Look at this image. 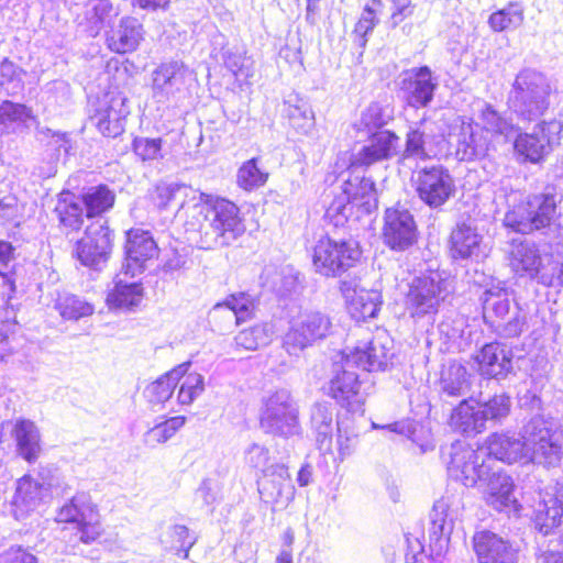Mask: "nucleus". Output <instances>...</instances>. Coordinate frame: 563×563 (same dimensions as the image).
Returning <instances> with one entry per match:
<instances>
[{"mask_svg": "<svg viewBox=\"0 0 563 563\" xmlns=\"http://www.w3.org/2000/svg\"><path fill=\"white\" fill-rule=\"evenodd\" d=\"M119 14L120 8L114 7L111 0H92L90 9L86 12L89 34L97 36L101 30L111 29Z\"/></svg>", "mask_w": 563, "mask_h": 563, "instance_id": "nucleus-46", "label": "nucleus"}, {"mask_svg": "<svg viewBox=\"0 0 563 563\" xmlns=\"http://www.w3.org/2000/svg\"><path fill=\"white\" fill-rule=\"evenodd\" d=\"M472 375L457 362L450 363L441 372L439 390L441 396L457 398L466 396L472 386Z\"/></svg>", "mask_w": 563, "mask_h": 563, "instance_id": "nucleus-39", "label": "nucleus"}, {"mask_svg": "<svg viewBox=\"0 0 563 563\" xmlns=\"http://www.w3.org/2000/svg\"><path fill=\"white\" fill-rule=\"evenodd\" d=\"M290 125L300 134H309L314 126V114L307 102L299 101L296 104L287 103L285 110Z\"/></svg>", "mask_w": 563, "mask_h": 563, "instance_id": "nucleus-53", "label": "nucleus"}, {"mask_svg": "<svg viewBox=\"0 0 563 563\" xmlns=\"http://www.w3.org/2000/svg\"><path fill=\"white\" fill-rule=\"evenodd\" d=\"M400 139L389 130L371 133L367 143L352 155L351 167H367L387 161L398 154Z\"/></svg>", "mask_w": 563, "mask_h": 563, "instance_id": "nucleus-23", "label": "nucleus"}, {"mask_svg": "<svg viewBox=\"0 0 563 563\" xmlns=\"http://www.w3.org/2000/svg\"><path fill=\"white\" fill-rule=\"evenodd\" d=\"M195 209L203 216L200 230L206 249L229 246L245 231L239 207L228 199L202 194Z\"/></svg>", "mask_w": 563, "mask_h": 563, "instance_id": "nucleus-1", "label": "nucleus"}, {"mask_svg": "<svg viewBox=\"0 0 563 563\" xmlns=\"http://www.w3.org/2000/svg\"><path fill=\"white\" fill-rule=\"evenodd\" d=\"M407 287L405 306L412 318L434 314L450 292L449 280L439 271L413 277Z\"/></svg>", "mask_w": 563, "mask_h": 563, "instance_id": "nucleus-8", "label": "nucleus"}, {"mask_svg": "<svg viewBox=\"0 0 563 563\" xmlns=\"http://www.w3.org/2000/svg\"><path fill=\"white\" fill-rule=\"evenodd\" d=\"M55 307L59 314L67 320H79L91 316L95 311L91 303L73 294L59 295Z\"/></svg>", "mask_w": 563, "mask_h": 563, "instance_id": "nucleus-50", "label": "nucleus"}, {"mask_svg": "<svg viewBox=\"0 0 563 563\" xmlns=\"http://www.w3.org/2000/svg\"><path fill=\"white\" fill-rule=\"evenodd\" d=\"M131 274L125 271L118 274L113 280V287L107 296V303L112 309H131L141 303L144 292L142 284L131 282Z\"/></svg>", "mask_w": 563, "mask_h": 563, "instance_id": "nucleus-34", "label": "nucleus"}, {"mask_svg": "<svg viewBox=\"0 0 563 563\" xmlns=\"http://www.w3.org/2000/svg\"><path fill=\"white\" fill-rule=\"evenodd\" d=\"M34 120L32 110L25 104L9 100L0 104V134L21 133Z\"/></svg>", "mask_w": 563, "mask_h": 563, "instance_id": "nucleus-40", "label": "nucleus"}, {"mask_svg": "<svg viewBox=\"0 0 563 563\" xmlns=\"http://www.w3.org/2000/svg\"><path fill=\"white\" fill-rule=\"evenodd\" d=\"M472 398L463 399L451 415V426L465 435H472L482 432L486 423L484 416L477 407L471 405Z\"/></svg>", "mask_w": 563, "mask_h": 563, "instance_id": "nucleus-43", "label": "nucleus"}, {"mask_svg": "<svg viewBox=\"0 0 563 563\" xmlns=\"http://www.w3.org/2000/svg\"><path fill=\"white\" fill-rule=\"evenodd\" d=\"M330 317L319 310L302 309L289 322L283 339V346L289 355L298 356L306 349L330 335Z\"/></svg>", "mask_w": 563, "mask_h": 563, "instance_id": "nucleus-7", "label": "nucleus"}, {"mask_svg": "<svg viewBox=\"0 0 563 563\" xmlns=\"http://www.w3.org/2000/svg\"><path fill=\"white\" fill-rule=\"evenodd\" d=\"M179 386L177 400L180 405H190L205 390V378L199 373H185Z\"/></svg>", "mask_w": 563, "mask_h": 563, "instance_id": "nucleus-55", "label": "nucleus"}, {"mask_svg": "<svg viewBox=\"0 0 563 563\" xmlns=\"http://www.w3.org/2000/svg\"><path fill=\"white\" fill-rule=\"evenodd\" d=\"M382 5L379 0H372L371 4H365L362 15L357 21L354 33L360 36V46L366 45V35L371 33L378 23L376 16L377 8Z\"/></svg>", "mask_w": 563, "mask_h": 563, "instance_id": "nucleus-60", "label": "nucleus"}, {"mask_svg": "<svg viewBox=\"0 0 563 563\" xmlns=\"http://www.w3.org/2000/svg\"><path fill=\"white\" fill-rule=\"evenodd\" d=\"M260 426L267 434L288 439L301 431L299 407L287 389H278L263 400Z\"/></svg>", "mask_w": 563, "mask_h": 563, "instance_id": "nucleus-6", "label": "nucleus"}, {"mask_svg": "<svg viewBox=\"0 0 563 563\" xmlns=\"http://www.w3.org/2000/svg\"><path fill=\"white\" fill-rule=\"evenodd\" d=\"M526 463L556 467L563 457V430L553 419L532 417L522 428Z\"/></svg>", "mask_w": 563, "mask_h": 563, "instance_id": "nucleus-3", "label": "nucleus"}, {"mask_svg": "<svg viewBox=\"0 0 563 563\" xmlns=\"http://www.w3.org/2000/svg\"><path fill=\"white\" fill-rule=\"evenodd\" d=\"M451 135L455 137L456 156L461 161L482 158L489 151L490 137L471 118H457Z\"/></svg>", "mask_w": 563, "mask_h": 563, "instance_id": "nucleus-19", "label": "nucleus"}, {"mask_svg": "<svg viewBox=\"0 0 563 563\" xmlns=\"http://www.w3.org/2000/svg\"><path fill=\"white\" fill-rule=\"evenodd\" d=\"M563 486L556 484L541 490L533 506L532 520L543 536L550 534L562 522Z\"/></svg>", "mask_w": 563, "mask_h": 563, "instance_id": "nucleus-22", "label": "nucleus"}, {"mask_svg": "<svg viewBox=\"0 0 563 563\" xmlns=\"http://www.w3.org/2000/svg\"><path fill=\"white\" fill-rule=\"evenodd\" d=\"M194 80V73L184 63H163L152 74L153 97L157 102L178 103L189 96Z\"/></svg>", "mask_w": 563, "mask_h": 563, "instance_id": "nucleus-14", "label": "nucleus"}, {"mask_svg": "<svg viewBox=\"0 0 563 563\" xmlns=\"http://www.w3.org/2000/svg\"><path fill=\"white\" fill-rule=\"evenodd\" d=\"M267 180V174L257 166V161L252 158L245 162L238 170L236 183L239 187L251 191L263 186Z\"/></svg>", "mask_w": 563, "mask_h": 563, "instance_id": "nucleus-57", "label": "nucleus"}, {"mask_svg": "<svg viewBox=\"0 0 563 563\" xmlns=\"http://www.w3.org/2000/svg\"><path fill=\"white\" fill-rule=\"evenodd\" d=\"M478 119L481 128L486 135L501 136L504 140L510 141L520 128L512 122L511 118H507L498 112L492 104L485 103L482 108Z\"/></svg>", "mask_w": 563, "mask_h": 563, "instance_id": "nucleus-41", "label": "nucleus"}, {"mask_svg": "<svg viewBox=\"0 0 563 563\" xmlns=\"http://www.w3.org/2000/svg\"><path fill=\"white\" fill-rule=\"evenodd\" d=\"M258 492L265 503L287 505L291 501L295 487L291 484L288 468L284 464H274L267 467L263 478L258 482Z\"/></svg>", "mask_w": 563, "mask_h": 563, "instance_id": "nucleus-25", "label": "nucleus"}, {"mask_svg": "<svg viewBox=\"0 0 563 563\" xmlns=\"http://www.w3.org/2000/svg\"><path fill=\"white\" fill-rule=\"evenodd\" d=\"M563 123L560 120L541 121L531 132H517L515 153L526 162L538 164L549 155L562 140Z\"/></svg>", "mask_w": 563, "mask_h": 563, "instance_id": "nucleus-12", "label": "nucleus"}, {"mask_svg": "<svg viewBox=\"0 0 563 563\" xmlns=\"http://www.w3.org/2000/svg\"><path fill=\"white\" fill-rule=\"evenodd\" d=\"M133 152L144 162L162 158V139L136 137Z\"/></svg>", "mask_w": 563, "mask_h": 563, "instance_id": "nucleus-64", "label": "nucleus"}, {"mask_svg": "<svg viewBox=\"0 0 563 563\" xmlns=\"http://www.w3.org/2000/svg\"><path fill=\"white\" fill-rule=\"evenodd\" d=\"M310 423L317 446L330 452L333 439V407L329 402H316L311 407Z\"/></svg>", "mask_w": 563, "mask_h": 563, "instance_id": "nucleus-38", "label": "nucleus"}, {"mask_svg": "<svg viewBox=\"0 0 563 563\" xmlns=\"http://www.w3.org/2000/svg\"><path fill=\"white\" fill-rule=\"evenodd\" d=\"M123 106V100L113 99L111 104L99 109L93 115L96 126L104 136L114 137L123 132L128 113Z\"/></svg>", "mask_w": 563, "mask_h": 563, "instance_id": "nucleus-45", "label": "nucleus"}, {"mask_svg": "<svg viewBox=\"0 0 563 563\" xmlns=\"http://www.w3.org/2000/svg\"><path fill=\"white\" fill-rule=\"evenodd\" d=\"M481 375L503 378L512 369V352L498 342L485 344L475 356Z\"/></svg>", "mask_w": 563, "mask_h": 563, "instance_id": "nucleus-32", "label": "nucleus"}, {"mask_svg": "<svg viewBox=\"0 0 563 563\" xmlns=\"http://www.w3.org/2000/svg\"><path fill=\"white\" fill-rule=\"evenodd\" d=\"M483 450H486L492 462L498 460L508 464L526 463V440L522 439V434L517 437L509 433H494L487 439Z\"/></svg>", "mask_w": 563, "mask_h": 563, "instance_id": "nucleus-33", "label": "nucleus"}, {"mask_svg": "<svg viewBox=\"0 0 563 563\" xmlns=\"http://www.w3.org/2000/svg\"><path fill=\"white\" fill-rule=\"evenodd\" d=\"M76 527L79 534V540L82 543L89 544L101 536L102 528L99 521L96 506L89 512V516L80 519V522Z\"/></svg>", "mask_w": 563, "mask_h": 563, "instance_id": "nucleus-62", "label": "nucleus"}, {"mask_svg": "<svg viewBox=\"0 0 563 563\" xmlns=\"http://www.w3.org/2000/svg\"><path fill=\"white\" fill-rule=\"evenodd\" d=\"M484 320L504 338L519 336L527 328V312L515 306L510 311L508 290L498 285L487 288L482 297Z\"/></svg>", "mask_w": 563, "mask_h": 563, "instance_id": "nucleus-5", "label": "nucleus"}, {"mask_svg": "<svg viewBox=\"0 0 563 563\" xmlns=\"http://www.w3.org/2000/svg\"><path fill=\"white\" fill-rule=\"evenodd\" d=\"M361 379L355 368L335 354L332 358L331 373L325 386L327 394L349 411L361 409L363 399L360 394Z\"/></svg>", "mask_w": 563, "mask_h": 563, "instance_id": "nucleus-15", "label": "nucleus"}, {"mask_svg": "<svg viewBox=\"0 0 563 563\" xmlns=\"http://www.w3.org/2000/svg\"><path fill=\"white\" fill-rule=\"evenodd\" d=\"M485 482L487 483L485 500L488 506L497 511L511 512L519 510V504L514 494V481L509 475L492 470Z\"/></svg>", "mask_w": 563, "mask_h": 563, "instance_id": "nucleus-31", "label": "nucleus"}, {"mask_svg": "<svg viewBox=\"0 0 563 563\" xmlns=\"http://www.w3.org/2000/svg\"><path fill=\"white\" fill-rule=\"evenodd\" d=\"M361 257V251L354 241L320 239L314 249L312 262L317 273L335 277L353 267Z\"/></svg>", "mask_w": 563, "mask_h": 563, "instance_id": "nucleus-13", "label": "nucleus"}, {"mask_svg": "<svg viewBox=\"0 0 563 563\" xmlns=\"http://www.w3.org/2000/svg\"><path fill=\"white\" fill-rule=\"evenodd\" d=\"M523 9L519 3H509L506 8L490 14L488 24L494 32L517 29L523 22Z\"/></svg>", "mask_w": 563, "mask_h": 563, "instance_id": "nucleus-52", "label": "nucleus"}, {"mask_svg": "<svg viewBox=\"0 0 563 563\" xmlns=\"http://www.w3.org/2000/svg\"><path fill=\"white\" fill-rule=\"evenodd\" d=\"M272 336L273 327L267 323H262L240 331L234 340L238 346L249 351H255L267 345Z\"/></svg>", "mask_w": 563, "mask_h": 563, "instance_id": "nucleus-51", "label": "nucleus"}, {"mask_svg": "<svg viewBox=\"0 0 563 563\" xmlns=\"http://www.w3.org/2000/svg\"><path fill=\"white\" fill-rule=\"evenodd\" d=\"M482 236L467 224L457 225L451 234V252L454 258H478Z\"/></svg>", "mask_w": 563, "mask_h": 563, "instance_id": "nucleus-44", "label": "nucleus"}, {"mask_svg": "<svg viewBox=\"0 0 563 563\" xmlns=\"http://www.w3.org/2000/svg\"><path fill=\"white\" fill-rule=\"evenodd\" d=\"M0 86L9 95H15L23 88L22 69L8 58L0 62Z\"/></svg>", "mask_w": 563, "mask_h": 563, "instance_id": "nucleus-58", "label": "nucleus"}, {"mask_svg": "<svg viewBox=\"0 0 563 563\" xmlns=\"http://www.w3.org/2000/svg\"><path fill=\"white\" fill-rule=\"evenodd\" d=\"M384 220L383 239L390 249L402 251L417 241V225L409 210L399 206L388 208Z\"/></svg>", "mask_w": 563, "mask_h": 563, "instance_id": "nucleus-21", "label": "nucleus"}, {"mask_svg": "<svg viewBox=\"0 0 563 563\" xmlns=\"http://www.w3.org/2000/svg\"><path fill=\"white\" fill-rule=\"evenodd\" d=\"M93 507L95 505L88 495L77 494L58 509L56 521L76 523L77 526L80 522V519L89 516V512Z\"/></svg>", "mask_w": 563, "mask_h": 563, "instance_id": "nucleus-49", "label": "nucleus"}, {"mask_svg": "<svg viewBox=\"0 0 563 563\" xmlns=\"http://www.w3.org/2000/svg\"><path fill=\"white\" fill-rule=\"evenodd\" d=\"M114 194L104 185L91 187L82 196L86 217L88 219L99 217L112 208Z\"/></svg>", "mask_w": 563, "mask_h": 563, "instance_id": "nucleus-48", "label": "nucleus"}, {"mask_svg": "<svg viewBox=\"0 0 563 563\" xmlns=\"http://www.w3.org/2000/svg\"><path fill=\"white\" fill-rule=\"evenodd\" d=\"M111 251L110 230L101 218L92 221L85 231V235L77 241L75 254L78 261L90 268L100 269Z\"/></svg>", "mask_w": 563, "mask_h": 563, "instance_id": "nucleus-18", "label": "nucleus"}, {"mask_svg": "<svg viewBox=\"0 0 563 563\" xmlns=\"http://www.w3.org/2000/svg\"><path fill=\"white\" fill-rule=\"evenodd\" d=\"M225 67L234 75L247 78L252 76L250 59L241 51L225 49L223 52Z\"/></svg>", "mask_w": 563, "mask_h": 563, "instance_id": "nucleus-63", "label": "nucleus"}, {"mask_svg": "<svg viewBox=\"0 0 563 563\" xmlns=\"http://www.w3.org/2000/svg\"><path fill=\"white\" fill-rule=\"evenodd\" d=\"M412 181L419 199L431 209L442 207L455 192L453 177L442 166L416 172Z\"/></svg>", "mask_w": 563, "mask_h": 563, "instance_id": "nucleus-17", "label": "nucleus"}, {"mask_svg": "<svg viewBox=\"0 0 563 563\" xmlns=\"http://www.w3.org/2000/svg\"><path fill=\"white\" fill-rule=\"evenodd\" d=\"M389 340L385 334L368 335L352 347L339 352L347 365L365 372L386 371L391 358Z\"/></svg>", "mask_w": 563, "mask_h": 563, "instance_id": "nucleus-16", "label": "nucleus"}, {"mask_svg": "<svg viewBox=\"0 0 563 563\" xmlns=\"http://www.w3.org/2000/svg\"><path fill=\"white\" fill-rule=\"evenodd\" d=\"M350 166L347 177L340 186V194H336L329 207V211L349 218L352 209L356 207L364 213H371L377 208V191L371 178L365 177Z\"/></svg>", "mask_w": 563, "mask_h": 563, "instance_id": "nucleus-11", "label": "nucleus"}, {"mask_svg": "<svg viewBox=\"0 0 563 563\" xmlns=\"http://www.w3.org/2000/svg\"><path fill=\"white\" fill-rule=\"evenodd\" d=\"M431 69L428 66L413 68L406 73L401 81V91L408 104L415 108L427 107L435 90Z\"/></svg>", "mask_w": 563, "mask_h": 563, "instance_id": "nucleus-30", "label": "nucleus"}, {"mask_svg": "<svg viewBox=\"0 0 563 563\" xmlns=\"http://www.w3.org/2000/svg\"><path fill=\"white\" fill-rule=\"evenodd\" d=\"M144 40V27L131 15L122 16L106 35L107 47L117 54H128L136 51Z\"/></svg>", "mask_w": 563, "mask_h": 563, "instance_id": "nucleus-27", "label": "nucleus"}, {"mask_svg": "<svg viewBox=\"0 0 563 563\" xmlns=\"http://www.w3.org/2000/svg\"><path fill=\"white\" fill-rule=\"evenodd\" d=\"M340 289L355 320L376 317L382 306V296L377 290L360 288L351 280H343Z\"/></svg>", "mask_w": 563, "mask_h": 563, "instance_id": "nucleus-28", "label": "nucleus"}, {"mask_svg": "<svg viewBox=\"0 0 563 563\" xmlns=\"http://www.w3.org/2000/svg\"><path fill=\"white\" fill-rule=\"evenodd\" d=\"M189 367L190 363H183L151 383L144 390L148 402L153 406H159L169 400L181 376L188 372Z\"/></svg>", "mask_w": 563, "mask_h": 563, "instance_id": "nucleus-42", "label": "nucleus"}, {"mask_svg": "<svg viewBox=\"0 0 563 563\" xmlns=\"http://www.w3.org/2000/svg\"><path fill=\"white\" fill-rule=\"evenodd\" d=\"M52 484L24 475L16 482L12 499L13 514L16 519H23L35 511L49 497Z\"/></svg>", "mask_w": 563, "mask_h": 563, "instance_id": "nucleus-24", "label": "nucleus"}, {"mask_svg": "<svg viewBox=\"0 0 563 563\" xmlns=\"http://www.w3.org/2000/svg\"><path fill=\"white\" fill-rule=\"evenodd\" d=\"M255 309L253 297L246 292H239L229 296L223 302L213 306L210 311L211 319H218L227 314L229 325H238L250 319Z\"/></svg>", "mask_w": 563, "mask_h": 563, "instance_id": "nucleus-36", "label": "nucleus"}, {"mask_svg": "<svg viewBox=\"0 0 563 563\" xmlns=\"http://www.w3.org/2000/svg\"><path fill=\"white\" fill-rule=\"evenodd\" d=\"M336 445L341 461H344L356 451L358 432L352 423L345 421L336 423Z\"/></svg>", "mask_w": 563, "mask_h": 563, "instance_id": "nucleus-56", "label": "nucleus"}, {"mask_svg": "<svg viewBox=\"0 0 563 563\" xmlns=\"http://www.w3.org/2000/svg\"><path fill=\"white\" fill-rule=\"evenodd\" d=\"M559 202L558 195L553 192L532 195L506 213L505 224L523 234L547 228L556 214Z\"/></svg>", "mask_w": 563, "mask_h": 563, "instance_id": "nucleus-10", "label": "nucleus"}, {"mask_svg": "<svg viewBox=\"0 0 563 563\" xmlns=\"http://www.w3.org/2000/svg\"><path fill=\"white\" fill-rule=\"evenodd\" d=\"M510 397L506 394L495 395L488 401L478 405L485 423L489 420L498 421L507 417L510 411Z\"/></svg>", "mask_w": 563, "mask_h": 563, "instance_id": "nucleus-59", "label": "nucleus"}, {"mask_svg": "<svg viewBox=\"0 0 563 563\" xmlns=\"http://www.w3.org/2000/svg\"><path fill=\"white\" fill-rule=\"evenodd\" d=\"M551 87L545 76L534 69H522L508 93L507 106L519 121L532 122L541 118L550 106Z\"/></svg>", "mask_w": 563, "mask_h": 563, "instance_id": "nucleus-2", "label": "nucleus"}, {"mask_svg": "<svg viewBox=\"0 0 563 563\" xmlns=\"http://www.w3.org/2000/svg\"><path fill=\"white\" fill-rule=\"evenodd\" d=\"M509 264L514 272L538 278L543 285L551 286L563 274L562 256L540 251L528 241L514 242L509 251Z\"/></svg>", "mask_w": 563, "mask_h": 563, "instance_id": "nucleus-4", "label": "nucleus"}, {"mask_svg": "<svg viewBox=\"0 0 563 563\" xmlns=\"http://www.w3.org/2000/svg\"><path fill=\"white\" fill-rule=\"evenodd\" d=\"M84 209L82 199L70 192H63L55 207L60 224L70 231H77L81 228L84 223Z\"/></svg>", "mask_w": 563, "mask_h": 563, "instance_id": "nucleus-47", "label": "nucleus"}, {"mask_svg": "<svg viewBox=\"0 0 563 563\" xmlns=\"http://www.w3.org/2000/svg\"><path fill=\"white\" fill-rule=\"evenodd\" d=\"M187 187L176 183H161L156 186L153 200L159 209L168 208L185 194Z\"/></svg>", "mask_w": 563, "mask_h": 563, "instance_id": "nucleus-61", "label": "nucleus"}, {"mask_svg": "<svg viewBox=\"0 0 563 563\" xmlns=\"http://www.w3.org/2000/svg\"><path fill=\"white\" fill-rule=\"evenodd\" d=\"M437 135L431 123L421 122L407 133L404 158L427 159L435 155Z\"/></svg>", "mask_w": 563, "mask_h": 563, "instance_id": "nucleus-37", "label": "nucleus"}, {"mask_svg": "<svg viewBox=\"0 0 563 563\" xmlns=\"http://www.w3.org/2000/svg\"><path fill=\"white\" fill-rule=\"evenodd\" d=\"M185 424V418L181 416L172 417L163 422L155 424L144 434V442L148 446L162 444L172 439L175 433Z\"/></svg>", "mask_w": 563, "mask_h": 563, "instance_id": "nucleus-54", "label": "nucleus"}, {"mask_svg": "<svg viewBox=\"0 0 563 563\" xmlns=\"http://www.w3.org/2000/svg\"><path fill=\"white\" fill-rule=\"evenodd\" d=\"M125 253V275L135 276L143 271L146 261L157 255L158 249L150 232L132 229L128 232Z\"/></svg>", "mask_w": 563, "mask_h": 563, "instance_id": "nucleus-29", "label": "nucleus"}, {"mask_svg": "<svg viewBox=\"0 0 563 563\" xmlns=\"http://www.w3.org/2000/svg\"><path fill=\"white\" fill-rule=\"evenodd\" d=\"M477 563H518L519 550L508 539L490 531L478 530L472 538Z\"/></svg>", "mask_w": 563, "mask_h": 563, "instance_id": "nucleus-20", "label": "nucleus"}, {"mask_svg": "<svg viewBox=\"0 0 563 563\" xmlns=\"http://www.w3.org/2000/svg\"><path fill=\"white\" fill-rule=\"evenodd\" d=\"M448 474L465 487H473L478 482L486 481L492 473V459L483 448L472 446L456 441L449 450Z\"/></svg>", "mask_w": 563, "mask_h": 563, "instance_id": "nucleus-9", "label": "nucleus"}, {"mask_svg": "<svg viewBox=\"0 0 563 563\" xmlns=\"http://www.w3.org/2000/svg\"><path fill=\"white\" fill-rule=\"evenodd\" d=\"M461 508V498L456 494H446L434 503L430 515V537L440 543V548L443 547L442 542L449 540Z\"/></svg>", "mask_w": 563, "mask_h": 563, "instance_id": "nucleus-26", "label": "nucleus"}, {"mask_svg": "<svg viewBox=\"0 0 563 563\" xmlns=\"http://www.w3.org/2000/svg\"><path fill=\"white\" fill-rule=\"evenodd\" d=\"M12 435L18 454L29 463H34L42 451L41 432L38 427L29 419H18Z\"/></svg>", "mask_w": 563, "mask_h": 563, "instance_id": "nucleus-35", "label": "nucleus"}]
</instances>
